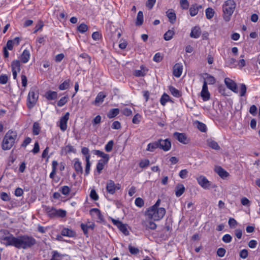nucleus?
<instances>
[{"label":"nucleus","instance_id":"45","mask_svg":"<svg viewBox=\"0 0 260 260\" xmlns=\"http://www.w3.org/2000/svg\"><path fill=\"white\" fill-rule=\"evenodd\" d=\"M197 128L202 132H206L207 131V126L204 123L197 121Z\"/></svg>","mask_w":260,"mask_h":260},{"label":"nucleus","instance_id":"38","mask_svg":"<svg viewBox=\"0 0 260 260\" xmlns=\"http://www.w3.org/2000/svg\"><path fill=\"white\" fill-rule=\"evenodd\" d=\"M208 146L212 148L213 149L216 150H219L220 149V147L218 144L215 141L211 140L208 141Z\"/></svg>","mask_w":260,"mask_h":260},{"label":"nucleus","instance_id":"23","mask_svg":"<svg viewBox=\"0 0 260 260\" xmlns=\"http://www.w3.org/2000/svg\"><path fill=\"white\" fill-rule=\"evenodd\" d=\"M45 97L48 100H54L57 98V93L56 91L48 90L45 93Z\"/></svg>","mask_w":260,"mask_h":260},{"label":"nucleus","instance_id":"33","mask_svg":"<svg viewBox=\"0 0 260 260\" xmlns=\"http://www.w3.org/2000/svg\"><path fill=\"white\" fill-rule=\"evenodd\" d=\"M92 212H97L98 215L96 216L98 217V219L100 222H103L104 220V216H103L101 211L98 208H92L90 209V213L92 214Z\"/></svg>","mask_w":260,"mask_h":260},{"label":"nucleus","instance_id":"62","mask_svg":"<svg viewBox=\"0 0 260 260\" xmlns=\"http://www.w3.org/2000/svg\"><path fill=\"white\" fill-rule=\"evenodd\" d=\"M232 239V236L230 234H225L224 235L222 238V241L225 243H229L231 242Z\"/></svg>","mask_w":260,"mask_h":260},{"label":"nucleus","instance_id":"60","mask_svg":"<svg viewBox=\"0 0 260 260\" xmlns=\"http://www.w3.org/2000/svg\"><path fill=\"white\" fill-rule=\"evenodd\" d=\"M246 89V86L244 84L242 83L240 85V95L241 96H244L245 95Z\"/></svg>","mask_w":260,"mask_h":260},{"label":"nucleus","instance_id":"57","mask_svg":"<svg viewBox=\"0 0 260 260\" xmlns=\"http://www.w3.org/2000/svg\"><path fill=\"white\" fill-rule=\"evenodd\" d=\"M162 58L163 56L161 55V53L158 52L154 55L153 58V60L155 62H159L162 60Z\"/></svg>","mask_w":260,"mask_h":260},{"label":"nucleus","instance_id":"55","mask_svg":"<svg viewBox=\"0 0 260 260\" xmlns=\"http://www.w3.org/2000/svg\"><path fill=\"white\" fill-rule=\"evenodd\" d=\"M218 92L222 94L223 96H227L228 95V94L226 93V88L224 87L223 85H219L218 87Z\"/></svg>","mask_w":260,"mask_h":260},{"label":"nucleus","instance_id":"64","mask_svg":"<svg viewBox=\"0 0 260 260\" xmlns=\"http://www.w3.org/2000/svg\"><path fill=\"white\" fill-rule=\"evenodd\" d=\"M155 2L156 0H147L146 3V6L149 10L152 9L155 4Z\"/></svg>","mask_w":260,"mask_h":260},{"label":"nucleus","instance_id":"56","mask_svg":"<svg viewBox=\"0 0 260 260\" xmlns=\"http://www.w3.org/2000/svg\"><path fill=\"white\" fill-rule=\"evenodd\" d=\"M135 205L138 207H142L144 205V201L143 200L139 197V198H137L135 200Z\"/></svg>","mask_w":260,"mask_h":260},{"label":"nucleus","instance_id":"19","mask_svg":"<svg viewBox=\"0 0 260 260\" xmlns=\"http://www.w3.org/2000/svg\"><path fill=\"white\" fill-rule=\"evenodd\" d=\"M201 34V30L199 26H196L193 27L190 34V36L192 38L197 39L200 37Z\"/></svg>","mask_w":260,"mask_h":260},{"label":"nucleus","instance_id":"50","mask_svg":"<svg viewBox=\"0 0 260 260\" xmlns=\"http://www.w3.org/2000/svg\"><path fill=\"white\" fill-rule=\"evenodd\" d=\"M88 29V26L84 23H81L78 27V30L82 34L85 32Z\"/></svg>","mask_w":260,"mask_h":260},{"label":"nucleus","instance_id":"52","mask_svg":"<svg viewBox=\"0 0 260 260\" xmlns=\"http://www.w3.org/2000/svg\"><path fill=\"white\" fill-rule=\"evenodd\" d=\"M82 153L85 155V160H86V158L88 157V159H90V155L89 154V150L87 147H82L81 149Z\"/></svg>","mask_w":260,"mask_h":260},{"label":"nucleus","instance_id":"47","mask_svg":"<svg viewBox=\"0 0 260 260\" xmlns=\"http://www.w3.org/2000/svg\"><path fill=\"white\" fill-rule=\"evenodd\" d=\"M114 141L113 140L109 141L105 145V150L106 152H111L113 149Z\"/></svg>","mask_w":260,"mask_h":260},{"label":"nucleus","instance_id":"21","mask_svg":"<svg viewBox=\"0 0 260 260\" xmlns=\"http://www.w3.org/2000/svg\"><path fill=\"white\" fill-rule=\"evenodd\" d=\"M74 160V168L77 174H82L83 171L81 161L79 160V158H75Z\"/></svg>","mask_w":260,"mask_h":260},{"label":"nucleus","instance_id":"61","mask_svg":"<svg viewBox=\"0 0 260 260\" xmlns=\"http://www.w3.org/2000/svg\"><path fill=\"white\" fill-rule=\"evenodd\" d=\"M66 153H70L71 152L76 153V149L74 147L70 144L66 146L65 148Z\"/></svg>","mask_w":260,"mask_h":260},{"label":"nucleus","instance_id":"63","mask_svg":"<svg viewBox=\"0 0 260 260\" xmlns=\"http://www.w3.org/2000/svg\"><path fill=\"white\" fill-rule=\"evenodd\" d=\"M188 173V172L186 169H183L180 171L179 176L182 179H185L187 177Z\"/></svg>","mask_w":260,"mask_h":260},{"label":"nucleus","instance_id":"13","mask_svg":"<svg viewBox=\"0 0 260 260\" xmlns=\"http://www.w3.org/2000/svg\"><path fill=\"white\" fill-rule=\"evenodd\" d=\"M183 71V66L181 63H176L173 67V75L179 78L181 76Z\"/></svg>","mask_w":260,"mask_h":260},{"label":"nucleus","instance_id":"20","mask_svg":"<svg viewBox=\"0 0 260 260\" xmlns=\"http://www.w3.org/2000/svg\"><path fill=\"white\" fill-rule=\"evenodd\" d=\"M166 15L169 22L172 24H174L176 19V15L174 11L172 9H170L166 12Z\"/></svg>","mask_w":260,"mask_h":260},{"label":"nucleus","instance_id":"42","mask_svg":"<svg viewBox=\"0 0 260 260\" xmlns=\"http://www.w3.org/2000/svg\"><path fill=\"white\" fill-rule=\"evenodd\" d=\"M170 100V96L167 94L164 93L160 98V103L162 106H165L166 103Z\"/></svg>","mask_w":260,"mask_h":260},{"label":"nucleus","instance_id":"11","mask_svg":"<svg viewBox=\"0 0 260 260\" xmlns=\"http://www.w3.org/2000/svg\"><path fill=\"white\" fill-rule=\"evenodd\" d=\"M199 11L203 12V8L201 5L194 4L192 5L189 8V14L192 17L196 16Z\"/></svg>","mask_w":260,"mask_h":260},{"label":"nucleus","instance_id":"43","mask_svg":"<svg viewBox=\"0 0 260 260\" xmlns=\"http://www.w3.org/2000/svg\"><path fill=\"white\" fill-rule=\"evenodd\" d=\"M128 249L131 254L133 255L138 254L140 252L138 248L134 247L131 244L128 245Z\"/></svg>","mask_w":260,"mask_h":260},{"label":"nucleus","instance_id":"30","mask_svg":"<svg viewBox=\"0 0 260 260\" xmlns=\"http://www.w3.org/2000/svg\"><path fill=\"white\" fill-rule=\"evenodd\" d=\"M169 89L171 93L175 97L179 98L182 95L181 92L173 86H170Z\"/></svg>","mask_w":260,"mask_h":260},{"label":"nucleus","instance_id":"6","mask_svg":"<svg viewBox=\"0 0 260 260\" xmlns=\"http://www.w3.org/2000/svg\"><path fill=\"white\" fill-rule=\"evenodd\" d=\"M197 180L198 184L204 189H209L210 188H214L217 187L216 185L212 184V183L203 175H200L197 177Z\"/></svg>","mask_w":260,"mask_h":260},{"label":"nucleus","instance_id":"32","mask_svg":"<svg viewBox=\"0 0 260 260\" xmlns=\"http://www.w3.org/2000/svg\"><path fill=\"white\" fill-rule=\"evenodd\" d=\"M205 75L206 76V79L204 80L207 82V84L213 85L215 83L216 79L213 76L208 73H205Z\"/></svg>","mask_w":260,"mask_h":260},{"label":"nucleus","instance_id":"26","mask_svg":"<svg viewBox=\"0 0 260 260\" xmlns=\"http://www.w3.org/2000/svg\"><path fill=\"white\" fill-rule=\"evenodd\" d=\"M120 112V110L118 108H114L110 109L107 114V117L110 118H113L117 116Z\"/></svg>","mask_w":260,"mask_h":260},{"label":"nucleus","instance_id":"49","mask_svg":"<svg viewBox=\"0 0 260 260\" xmlns=\"http://www.w3.org/2000/svg\"><path fill=\"white\" fill-rule=\"evenodd\" d=\"M68 96H64L63 97H62L58 102L57 103V105L58 107H62L63 105H64L68 102Z\"/></svg>","mask_w":260,"mask_h":260},{"label":"nucleus","instance_id":"9","mask_svg":"<svg viewBox=\"0 0 260 260\" xmlns=\"http://www.w3.org/2000/svg\"><path fill=\"white\" fill-rule=\"evenodd\" d=\"M201 96L204 101H207L210 99V94L208 91L207 82L204 80L202 89L201 92Z\"/></svg>","mask_w":260,"mask_h":260},{"label":"nucleus","instance_id":"15","mask_svg":"<svg viewBox=\"0 0 260 260\" xmlns=\"http://www.w3.org/2000/svg\"><path fill=\"white\" fill-rule=\"evenodd\" d=\"M116 184L112 180H108L106 184V190L108 193L111 194H113L115 192Z\"/></svg>","mask_w":260,"mask_h":260},{"label":"nucleus","instance_id":"36","mask_svg":"<svg viewBox=\"0 0 260 260\" xmlns=\"http://www.w3.org/2000/svg\"><path fill=\"white\" fill-rule=\"evenodd\" d=\"M58 165V162L56 160H53L52 162V171L50 174L49 177L50 178L53 179L56 172V167Z\"/></svg>","mask_w":260,"mask_h":260},{"label":"nucleus","instance_id":"58","mask_svg":"<svg viewBox=\"0 0 260 260\" xmlns=\"http://www.w3.org/2000/svg\"><path fill=\"white\" fill-rule=\"evenodd\" d=\"M90 197L94 201H97L99 200V196L96 191L93 189H92L90 191Z\"/></svg>","mask_w":260,"mask_h":260},{"label":"nucleus","instance_id":"24","mask_svg":"<svg viewBox=\"0 0 260 260\" xmlns=\"http://www.w3.org/2000/svg\"><path fill=\"white\" fill-rule=\"evenodd\" d=\"M30 57L29 51L26 49H25L20 57V59L22 62L25 63L28 62Z\"/></svg>","mask_w":260,"mask_h":260},{"label":"nucleus","instance_id":"12","mask_svg":"<svg viewBox=\"0 0 260 260\" xmlns=\"http://www.w3.org/2000/svg\"><path fill=\"white\" fill-rule=\"evenodd\" d=\"M224 83L226 87L233 92H237V86L236 83L230 78L226 77L224 79Z\"/></svg>","mask_w":260,"mask_h":260},{"label":"nucleus","instance_id":"25","mask_svg":"<svg viewBox=\"0 0 260 260\" xmlns=\"http://www.w3.org/2000/svg\"><path fill=\"white\" fill-rule=\"evenodd\" d=\"M185 187L182 184H178L175 187V194L176 197H180L184 192Z\"/></svg>","mask_w":260,"mask_h":260},{"label":"nucleus","instance_id":"53","mask_svg":"<svg viewBox=\"0 0 260 260\" xmlns=\"http://www.w3.org/2000/svg\"><path fill=\"white\" fill-rule=\"evenodd\" d=\"M180 5L183 10H187L189 7V3L187 0H180Z\"/></svg>","mask_w":260,"mask_h":260},{"label":"nucleus","instance_id":"1","mask_svg":"<svg viewBox=\"0 0 260 260\" xmlns=\"http://www.w3.org/2000/svg\"><path fill=\"white\" fill-rule=\"evenodd\" d=\"M1 240L6 246H12L17 249L31 248L37 243L36 240L32 236L26 234L15 237L10 234L9 236H3Z\"/></svg>","mask_w":260,"mask_h":260},{"label":"nucleus","instance_id":"34","mask_svg":"<svg viewBox=\"0 0 260 260\" xmlns=\"http://www.w3.org/2000/svg\"><path fill=\"white\" fill-rule=\"evenodd\" d=\"M126 226V224H123L121 222L119 225H118L117 228L124 235L128 236L129 234V232L127 230Z\"/></svg>","mask_w":260,"mask_h":260},{"label":"nucleus","instance_id":"29","mask_svg":"<svg viewBox=\"0 0 260 260\" xmlns=\"http://www.w3.org/2000/svg\"><path fill=\"white\" fill-rule=\"evenodd\" d=\"M144 21L143 13L142 11H140L137 14L136 21L135 23L136 25L141 26L143 24Z\"/></svg>","mask_w":260,"mask_h":260},{"label":"nucleus","instance_id":"46","mask_svg":"<svg viewBox=\"0 0 260 260\" xmlns=\"http://www.w3.org/2000/svg\"><path fill=\"white\" fill-rule=\"evenodd\" d=\"M59 191L62 194L67 196L71 191V188L68 186L64 185L60 188Z\"/></svg>","mask_w":260,"mask_h":260},{"label":"nucleus","instance_id":"16","mask_svg":"<svg viewBox=\"0 0 260 260\" xmlns=\"http://www.w3.org/2000/svg\"><path fill=\"white\" fill-rule=\"evenodd\" d=\"M214 171L222 179H225L230 175L229 173L220 166L216 167Z\"/></svg>","mask_w":260,"mask_h":260},{"label":"nucleus","instance_id":"40","mask_svg":"<svg viewBox=\"0 0 260 260\" xmlns=\"http://www.w3.org/2000/svg\"><path fill=\"white\" fill-rule=\"evenodd\" d=\"M174 35V31L173 30H168L164 36V38L166 41H169L172 39Z\"/></svg>","mask_w":260,"mask_h":260},{"label":"nucleus","instance_id":"4","mask_svg":"<svg viewBox=\"0 0 260 260\" xmlns=\"http://www.w3.org/2000/svg\"><path fill=\"white\" fill-rule=\"evenodd\" d=\"M166 211L164 208H148L145 212L149 219H153L154 221H158L161 219L166 214Z\"/></svg>","mask_w":260,"mask_h":260},{"label":"nucleus","instance_id":"14","mask_svg":"<svg viewBox=\"0 0 260 260\" xmlns=\"http://www.w3.org/2000/svg\"><path fill=\"white\" fill-rule=\"evenodd\" d=\"M140 69L141 70H134L133 72V75L137 77H144L148 70L143 65L140 67Z\"/></svg>","mask_w":260,"mask_h":260},{"label":"nucleus","instance_id":"7","mask_svg":"<svg viewBox=\"0 0 260 260\" xmlns=\"http://www.w3.org/2000/svg\"><path fill=\"white\" fill-rule=\"evenodd\" d=\"M158 147L164 151H168L171 148V142L169 139L163 140L158 139Z\"/></svg>","mask_w":260,"mask_h":260},{"label":"nucleus","instance_id":"48","mask_svg":"<svg viewBox=\"0 0 260 260\" xmlns=\"http://www.w3.org/2000/svg\"><path fill=\"white\" fill-rule=\"evenodd\" d=\"M55 212H56V217L63 218V217H64L67 214L66 211L64 210L61 209H58V210L56 209Z\"/></svg>","mask_w":260,"mask_h":260},{"label":"nucleus","instance_id":"41","mask_svg":"<svg viewBox=\"0 0 260 260\" xmlns=\"http://www.w3.org/2000/svg\"><path fill=\"white\" fill-rule=\"evenodd\" d=\"M151 219H149V221L146 222L145 226L146 227V228H148V229H151L152 230H155L157 227V225L155 223H154L153 221H151Z\"/></svg>","mask_w":260,"mask_h":260},{"label":"nucleus","instance_id":"8","mask_svg":"<svg viewBox=\"0 0 260 260\" xmlns=\"http://www.w3.org/2000/svg\"><path fill=\"white\" fill-rule=\"evenodd\" d=\"M174 137L180 143L183 144H188L190 140L187 138L185 133H180L178 132H175L173 134Z\"/></svg>","mask_w":260,"mask_h":260},{"label":"nucleus","instance_id":"5","mask_svg":"<svg viewBox=\"0 0 260 260\" xmlns=\"http://www.w3.org/2000/svg\"><path fill=\"white\" fill-rule=\"evenodd\" d=\"M39 97L38 92L35 89H30L27 99V106L28 109L32 108L38 101Z\"/></svg>","mask_w":260,"mask_h":260},{"label":"nucleus","instance_id":"37","mask_svg":"<svg viewBox=\"0 0 260 260\" xmlns=\"http://www.w3.org/2000/svg\"><path fill=\"white\" fill-rule=\"evenodd\" d=\"M70 79L65 80L62 83L59 85V89L60 90H63L68 89L70 87Z\"/></svg>","mask_w":260,"mask_h":260},{"label":"nucleus","instance_id":"51","mask_svg":"<svg viewBox=\"0 0 260 260\" xmlns=\"http://www.w3.org/2000/svg\"><path fill=\"white\" fill-rule=\"evenodd\" d=\"M150 165V161L148 159H142L139 162V167L141 168H145Z\"/></svg>","mask_w":260,"mask_h":260},{"label":"nucleus","instance_id":"28","mask_svg":"<svg viewBox=\"0 0 260 260\" xmlns=\"http://www.w3.org/2000/svg\"><path fill=\"white\" fill-rule=\"evenodd\" d=\"M159 148L158 140L147 145L146 150L150 152H153L155 149Z\"/></svg>","mask_w":260,"mask_h":260},{"label":"nucleus","instance_id":"39","mask_svg":"<svg viewBox=\"0 0 260 260\" xmlns=\"http://www.w3.org/2000/svg\"><path fill=\"white\" fill-rule=\"evenodd\" d=\"M206 17L208 19H211L214 15L215 12L211 8H208L205 11Z\"/></svg>","mask_w":260,"mask_h":260},{"label":"nucleus","instance_id":"17","mask_svg":"<svg viewBox=\"0 0 260 260\" xmlns=\"http://www.w3.org/2000/svg\"><path fill=\"white\" fill-rule=\"evenodd\" d=\"M61 235L62 236L74 237L76 236V233L72 229L63 228L61 231Z\"/></svg>","mask_w":260,"mask_h":260},{"label":"nucleus","instance_id":"44","mask_svg":"<svg viewBox=\"0 0 260 260\" xmlns=\"http://www.w3.org/2000/svg\"><path fill=\"white\" fill-rule=\"evenodd\" d=\"M86 166L85 168V176H87L90 172V167H91V162L90 161V159H88V157L86 158Z\"/></svg>","mask_w":260,"mask_h":260},{"label":"nucleus","instance_id":"18","mask_svg":"<svg viewBox=\"0 0 260 260\" xmlns=\"http://www.w3.org/2000/svg\"><path fill=\"white\" fill-rule=\"evenodd\" d=\"M93 153L94 155H98V156H100L103 158V159H101L100 160H102L104 161H109L110 156L108 154L105 153L104 152L100 150H93Z\"/></svg>","mask_w":260,"mask_h":260},{"label":"nucleus","instance_id":"35","mask_svg":"<svg viewBox=\"0 0 260 260\" xmlns=\"http://www.w3.org/2000/svg\"><path fill=\"white\" fill-rule=\"evenodd\" d=\"M41 127L40 124L38 122H35L32 126V134L34 135H38L40 132Z\"/></svg>","mask_w":260,"mask_h":260},{"label":"nucleus","instance_id":"59","mask_svg":"<svg viewBox=\"0 0 260 260\" xmlns=\"http://www.w3.org/2000/svg\"><path fill=\"white\" fill-rule=\"evenodd\" d=\"M248 255V250L246 249L241 250L239 252V256L243 259H245Z\"/></svg>","mask_w":260,"mask_h":260},{"label":"nucleus","instance_id":"22","mask_svg":"<svg viewBox=\"0 0 260 260\" xmlns=\"http://www.w3.org/2000/svg\"><path fill=\"white\" fill-rule=\"evenodd\" d=\"M108 162L104 161L102 160H99L96 165V171L98 175L101 174L102 170L104 168V166Z\"/></svg>","mask_w":260,"mask_h":260},{"label":"nucleus","instance_id":"3","mask_svg":"<svg viewBox=\"0 0 260 260\" xmlns=\"http://www.w3.org/2000/svg\"><path fill=\"white\" fill-rule=\"evenodd\" d=\"M236 4L234 0H227L222 5V17L224 21L229 22L236 8Z\"/></svg>","mask_w":260,"mask_h":260},{"label":"nucleus","instance_id":"2","mask_svg":"<svg viewBox=\"0 0 260 260\" xmlns=\"http://www.w3.org/2000/svg\"><path fill=\"white\" fill-rule=\"evenodd\" d=\"M17 138L16 132L9 130L5 134L2 144V148L4 150H8L13 146Z\"/></svg>","mask_w":260,"mask_h":260},{"label":"nucleus","instance_id":"10","mask_svg":"<svg viewBox=\"0 0 260 260\" xmlns=\"http://www.w3.org/2000/svg\"><path fill=\"white\" fill-rule=\"evenodd\" d=\"M69 112H67L59 120V127L63 132L65 131L67 128V122L69 119Z\"/></svg>","mask_w":260,"mask_h":260},{"label":"nucleus","instance_id":"27","mask_svg":"<svg viewBox=\"0 0 260 260\" xmlns=\"http://www.w3.org/2000/svg\"><path fill=\"white\" fill-rule=\"evenodd\" d=\"M106 96V95L104 93V92H100L95 98L94 102V104L97 105L98 104L103 103Z\"/></svg>","mask_w":260,"mask_h":260},{"label":"nucleus","instance_id":"31","mask_svg":"<svg viewBox=\"0 0 260 260\" xmlns=\"http://www.w3.org/2000/svg\"><path fill=\"white\" fill-rule=\"evenodd\" d=\"M12 71H16L18 72L20 71V63L19 60H15L11 63Z\"/></svg>","mask_w":260,"mask_h":260},{"label":"nucleus","instance_id":"54","mask_svg":"<svg viewBox=\"0 0 260 260\" xmlns=\"http://www.w3.org/2000/svg\"><path fill=\"white\" fill-rule=\"evenodd\" d=\"M1 199L4 201H10L11 200L10 196L5 192H2L0 194Z\"/></svg>","mask_w":260,"mask_h":260}]
</instances>
